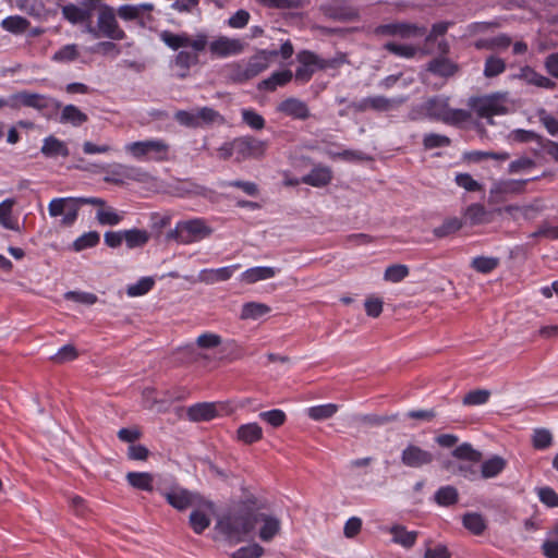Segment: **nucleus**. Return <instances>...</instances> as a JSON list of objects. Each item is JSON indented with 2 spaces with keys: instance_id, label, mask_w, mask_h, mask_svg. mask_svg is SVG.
I'll return each mask as SVG.
<instances>
[{
  "instance_id": "obj_1",
  "label": "nucleus",
  "mask_w": 558,
  "mask_h": 558,
  "mask_svg": "<svg viewBox=\"0 0 558 558\" xmlns=\"http://www.w3.org/2000/svg\"><path fill=\"white\" fill-rule=\"evenodd\" d=\"M160 39L172 50L182 49L173 60V65L180 69L178 74L180 77H185L189 70L198 63L199 53L207 47L210 54L219 59L239 56L245 48L243 40L227 36H218L208 41V36L205 33L191 35L185 32L174 34L165 31L160 34Z\"/></svg>"
},
{
  "instance_id": "obj_2",
  "label": "nucleus",
  "mask_w": 558,
  "mask_h": 558,
  "mask_svg": "<svg viewBox=\"0 0 558 558\" xmlns=\"http://www.w3.org/2000/svg\"><path fill=\"white\" fill-rule=\"evenodd\" d=\"M85 32L94 38H108L110 40H123L126 37L125 32L119 25L117 13L113 7L102 3L97 8L96 25L90 22L86 24Z\"/></svg>"
},
{
  "instance_id": "obj_3",
  "label": "nucleus",
  "mask_w": 558,
  "mask_h": 558,
  "mask_svg": "<svg viewBox=\"0 0 558 558\" xmlns=\"http://www.w3.org/2000/svg\"><path fill=\"white\" fill-rule=\"evenodd\" d=\"M471 109L483 119L492 122L494 116H504L514 108L513 100L508 93H493L481 97H473L469 100Z\"/></svg>"
},
{
  "instance_id": "obj_4",
  "label": "nucleus",
  "mask_w": 558,
  "mask_h": 558,
  "mask_svg": "<svg viewBox=\"0 0 558 558\" xmlns=\"http://www.w3.org/2000/svg\"><path fill=\"white\" fill-rule=\"evenodd\" d=\"M169 144L160 138L131 142L124 145V150L137 160L162 161L168 159Z\"/></svg>"
},
{
  "instance_id": "obj_5",
  "label": "nucleus",
  "mask_w": 558,
  "mask_h": 558,
  "mask_svg": "<svg viewBox=\"0 0 558 558\" xmlns=\"http://www.w3.org/2000/svg\"><path fill=\"white\" fill-rule=\"evenodd\" d=\"M254 517L250 510L233 512L221 519L218 526L230 541L240 542L254 530Z\"/></svg>"
},
{
  "instance_id": "obj_6",
  "label": "nucleus",
  "mask_w": 558,
  "mask_h": 558,
  "mask_svg": "<svg viewBox=\"0 0 558 558\" xmlns=\"http://www.w3.org/2000/svg\"><path fill=\"white\" fill-rule=\"evenodd\" d=\"M177 239L183 244L198 242L213 232L205 220L195 218L191 220L180 221L175 226Z\"/></svg>"
},
{
  "instance_id": "obj_7",
  "label": "nucleus",
  "mask_w": 558,
  "mask_h": 558,
  "mask_svg": "<svg viewBox=\"0 0 558 558\" xmlns=\"http://www.w3.org/2000/svg\"><path fill=\"white\" fill-rule=\"evenodd\" d=\"M78 204L76 197H58L48 204V213L51 217L61 216L60 223L64 227H71L78 216Z\"/></svg>"
},
{
  "instance_id": "obj_8",
  "label": "nucleus",
  "mask_w": 558,
  "mask_h": 558,
  "mask_svg": "<svg viewBox=\"0 0 558 558\" xmlns=\"http://www.w3.org/2000/svg\"><path fill=\"white\" fill-rule=\"evenodd\" d=\"M233 148L239 159H258L265 155L268 142L243 136L233 141Z\"/></svg>"
},
{
  "instance_id": "obj_9",
  "label": "nucleus",
  "mask_w": 558,
  "mask_h": 558,
  "mask_svg": "<svg viewBox=\"0 0 558 558\" xmlns=\"http://www.w3.org/2000/svg\"><path fill=\"white\" fill-rule=\"evenodd\" d=\"M57 105L54 100L48 96L31 93L27 90L19 92L10 97V107H29L37 110L48 109Z\"/></svg>"
},
{
  "instance_id": "obj_10",
  "label": "nucleus",
  "mask_w": 558,
  "mask_h": 558,
  "mask_svg": "<svg viewBox=\"0 0 558 558\" xmlns=\"http://www.w3.org/2000/svg\"><path fill=\"white\" fill-rule=\"evenodd\" d=\"M300 62L295 71V78L301 82H307L316 70L324 69L326 62L319 59L315 53L302 51L298 54Z\"/></svg>"
},
{
  "instance_id": "obj_11",
  "label": "nucleus",
  "mask_w": 558,
  "mask_h": 558,
  "mask_svg": "<svg viewBox=\"0 0 558 558\" xmlns=\"http://www.w3.org/2000/svg\"><path fill=\"white\" fill-rule=\"evenodd\" d=\"M377 32L385 35L400 37L402 39H410L424 36L426 28L416 24L390 23L379 26Z\"/></svg>"
},
{
  "instance_id": "obj_12",
  "label": "nucleus",
  "mask_w": 558,
  "mask_h": 558,
  "mask_svg": "<svg viewBox=\"0 0 558 558\" xmlns=\"http://www.w3.org/2000/svg\"><path fill=\"white\" fill-rule=\"evenodd\" d=\"M196 506L198 508L190 514V524L196 534H201L210 525L209 513L214 511V504L202 499Z\"/></svg>"
},
{
  "instance_id": "obj_13",
  "label": "nucleus",
  "mask_w": 558,
  "mask_h": 558,
  "mask_svg": "<svg viewBox=\"0 0 558 558\" xmlns=\"http://www.w3.org/2000/svg\"><path fill=\"white\" fill-rule=\"evenodd\" d=\"M167 501L178 510H184L189 507L196 506L202 498L185 488L173 487L169 492L163 493Z\"/></svg>"
},
{
  "instance_id": "obj_14",
  "label": "nucleus",
  "mask_w": 558,
  "mask_h": 558,
  "mask_svg": "<svg viewBox=\"0 0 558 558\" xmlns=\"http://www.w3.org/2000/svg\"><path fill=\"white\" fill-rule=\"evenodd\" d=\"M434 460L432 452L415 445L407 446L401 453V461L409 468H422Z\"/></svg>"
},
{
  "instance_id": "obj_15",
  "label": "nucleus",
  "mask_w": 558,
  "mask_h": 558,
  "mask_svg": "<svg viewBox=\"0 0 558 558\" xmlns=\"http://www.w3.org/2000/svg\"><path fill=\"white\" fill-rule=\"evenodd\" d=\"M277 111L284 114L286 117L302 121L306 120L311 116L306 102L295 97H289L279 102L277 106Z\"/></svg>"
},
{
  "instance_id": "obj_16",
  "label": "nucleus",
  "mask_w": 558,
  "mask_h": 558,
  "mask_svg": "<svg viewBox=\"0 0 558 558\" xmlns=\"http://www.w3.org/2000/svg\"><path fill=\"white\" fill-rule=\"evenodd\" d=\"M260 524L258 536L263 542L271 541L280 531V520L266 513H255L254 526Z\"/></svg>"
},
{
  "instance_id": "obj_17",
  "label": "nucleus",
  "mask_w": 558,
  "mask_h": 558,
  "mask_svg": "<svg viewBox=\"0 0 558 558\" xmlns=\"http://www.w3.org/2000/svg\"><path fill=\"white\" fill-rule=\"evenodd\" d=\"M404 101V98H387L384 96H372L363 98L356 106L359 110L374 109L377 111H389L397 108Z\"/></svg>"
},
{
  "instance_id": "obj_18",
  "label": "nucleus",
  "mask_w": 558,
  "mask_h": 558,
  "mask_svg": "<svg viewBox=\"0 0 558 558\" xmlns=\"http://www.w3.org/2000/svg\"><path fill=\"white\" fill-rule=\"evenodd\" d=\"M279 271V268L270 266L251 267L240 275V281L246 284H254L259 281L275 278Z\"/></svg>"
},
{
  "instance_id": "obj_19",
  "label": "nucleus",
  "mask_w": 558,
  "mask_h": 558,
  "mask_svg": "<svg viewBox=\"0 0 558 558\" xmlns=\"http://www.w3.org/2000/svg\"><path fill=\"white\" fill-rule=\"evenodd\" d=\"M240 268V264H233L216 269H203L199 272V280L207 283L214 284L221 281L229 280L234 272Z\"/></svg>"
},
{
  "instance_id": "obj_20",
  "label": "nucleus",
  "mask_w": 558,
  "mask_h": 558,
  "mask_svg": "<svg viewBox=\"0 0 558 558\" xmlns=\"http://www.w3.org/2000/svg\"><path fill=\"white\" fill-rule=\"evenodd\" d=\"M155 5L150 2L140 4H123L120 5L116 13L123 21H135L144 17L145 13H150Z\"/></svg>"
},
{
  "instance_id": "obj_21",
  "label": "nucleus",
  "mask_w": 558,
  "mask_h": 558,
  "mask_svg": "<svg viewBox=\"0 0 558 558\" xmlns=\"http://www.w3.org/2000/svg\"><path fill=\"white\" fill-rule=\"evenodd\" d=\"M263 428L257 423L242 424L236 429V440L252 445L263 438Z\"/></svg>"
},
{
  "instance_id": "obj_22",
  "label": "nucleus",
  "mask_w": 558,
  "mask_h": 558,
  "mask_svg": "<svg viewBox=\"0 0 558 558\" xmlns=\"http://www.w3.org/2000/svg\"><path fill=\"white\" fill-rule=\"evenodd\" d=\"M63 17L71 24L89 23L92 13L90 10L81 8L76 4L69 3L61 9Z\"/></svg>"
},
{
  "instance_id": "obj_23",
  "label": "nucleus",
  "mask_w": 558,
  "mask_h": 558,
  "mask_svg": "<svg viewBox=\"0 0 558 558\" xmlns=\"http://www.w3.org/2000/svg\"><path fill=\"white\" fill-rule=\"evenodd\" d=\"M331 171L327 167H315L312 171L302 177L301 181L304 184L312 185L314 187H323L331 181Z\"/></svg>"
},
{
  "instance_id": "obj_24",
  "label": "nucleus",
  "mask_w": 558,
  "mask_h": 558,
  "mask_svg": "<svg viewBox=\"0 0 558 558\" xmlns=\"http://www.w3.org/2000/svg\"><path fill=\"white\" fill-rule=\"evenodd\" d=\"M15 199L7 198L0 203V226L8 230L17 231L19 221L13 216Z\"/></svg>"
},
{
  "instance_id": "obj_25",
  "label": "nucleus",
  "mask_w": 558,
  "mask_h": 558,
  "mask_svg": "<svg viewBox=\"0 0 558 558\" xmlns=\"http://www.w3.org/2000/svg\"><path fill=\"white\" fill-rule=\"evenodd\" d=\"M389 533L392 535V542L404 548H411L417 538V532L408 531L404 526L399 524L391 526Z\"/></svg>"
},
{
  "instance_id": "obj_26",
  "label": "nucleus",
  "mask_w": 558,
  "mask_h": 558,
  "mask_svg": "<svg viewBox=\"0 0 558 558\" xmlns=\"http://www.w3.org/2000/svg\"><path fill=\"white\" fill-rule=\"evenodd\" d=\"M187 415L195 422L209 421L217 415V407L215 403H197L189 408Z\"/></svg>"
},
{
  "instance_id": "obj_27",
  "label": "nucleus",
  "mask_w": 558,
  "mask_h": 558,
  "mask_svg": "<svg viewBox=\"0 0 558 558\" xmlns=\"http://www.w3.org/2000/svg\"><path fill=\"white\" fill-rule=\"evenodd\" d=\"M518 77L526 82L527 84L535 85L537 87L551 89L555 87V83L548 77L535 72L530 66H524L520 70Z\"/></svg>"
},
{
  "instance_id": "obj_28",
  "label": "nucleus",
  "mask_w": 558,
  "mask_h": 558,
  "mask_svg": "<svg viewBox=\"0 0 558 558\" xmlns=\"http://www.w3.org/2000/svg\"><path fill=\"white\" fill-rule=\"evenodd\" d=\"M506 465L507 461L504 458L494 456L482 463L481 475L483 478H494L506 469Z\"/></svg>"
},
{
  "instance_id": "obj_29",
  "label": "nucleus",
  "mask_w": 558,
  "mask_h": 558,
  "mask_svg": "<svg viewBox=\"0 0 558 558\" xmlns=\"http://www.w3.org/2000/svg\"><path fill=\"white\" fill-rule=\"evenodd\" d=\"M269 65V58L266 51L252 57L246 63H244L246 77L250 80L257 76Z\"/></svg>"
},
{
  "instance_id": "obj_30",
  "label": "nucleus",
  "mask_w": 558,
  "mask_h": 558,
  "mask_svg": "<svg viewBox=\"0 0 558 558\" xmlns=\"http://www.w3.org/2000/svg\"><path fill=\"white\" fill-rule=\"evenodd\" d=\"M41 153L47 157H66L69 155V149L65 143H63L62 141L53 136H48L44 140Z\"/></svg>"
},
{
  "instance_id": "obj_31",
  "label": "nucleus",
  "mask_w": 558,
  "mask_h": 558,
  "mask_svg": "<svg viewBox=\"0 0 558 558\" xmlns=\"http://www.w3.org/2000/svg\"><path fill=\"white\" fill-rule=\"evenodd\" d=\"M270 312V307L260 302H247L244 303L241 311V319H253L256 320Z\"/></svg>"
},
{
  "instance_id": "obj_32",
  "label": "nucleus",
  "mask_w": 558,
  "mask_h": 558,
  "mask_svg": "<svg viewBox=\"0 0 558 558\" xmlns=\"http://www.w3.org/2000/svg\"><path fill=\"white\" fill-rule=\"evenodd\" d=\"M428 70L436 75L448 77L458 71V65L447 58H437L429 62Z\"/></svg>"
},
{
  "instance_id": "obj_33",
  "label": "nucleus",
  "mask_w": 558,
  "mask_h": 558,
  "mask_svg": "<svg viewBox=\"0 0 558 558\" xmlns=\"http://www.w3.org/2000/svg\"><path fill=\"white\" fill-rule=\"evenodd\" d=\"M138 170L122 163L113 165L110 174L105 178L106 182L121 183L122 179H135Z\"/></svg>"
},
{
  "instance_id": "obj_34",
  "label": "nucleus",
  "mask_w": 558,
  "mask_h": 558,
  "mask_svg": "<svg viewBox=\"0 0 558 558\" xmlns=\"http://www.w3.org/2000/svg\"><path fill=\"white\" fill-rule=\"evenodd\" d=\"M87 116L74 105H66L61 112L60 121L80 126L87 121Z\"/></svg>"
},
{
  "instance_id": "obj_35",
  "label": "nucleus",
  "mask_w": 558,
  "mask_h": 558,
  "mask_svg": "<svg viewBox=\"0 0 558 558\" xmlns=\"http://www.w3.org/2000/svg\"><path fill=\"white\" fill-rule=\"evenodd\" d=\"M292 78L289 70L278 71L268 78L262 81L258 85L259 89L275 90L278 86H283Z\"/></svg>"
},
{
  "instance_id": "obj_36",
  "label": "nucleus",
  "mask_w": 558,
  "mask_h": 558,
  "mask_svg": "<svg viewBox=\"0 0 558 558\" xmlns=\"http://www.w3.org/2000/svg\"><path fill=\"white\" fill-rule=\"evenodd\" d=\"M78 57V46L75 44H68L58 49L51 57V60L57 63H70L76 61Z\"/></svg>"
},
{
  "instance_id": "obj_37",
  "label": "nucleus",
  "mask_w": 558,
  "mask_h": 558,
  "mask_svg": "<svg viewBox=\"0 0 558 558\" xmlns=\"http://www.w3.org/2000/svg\"><path fill=\"white\" fill-rule=\"evenodd\" d=\"M129 484L137 489L153 490V476L146 472H130L126 474Z\"/></svg>"
},
{
  "instance_id": "obj_38",
  "label": "nucleus",
  "mask_w": 558,
  "mask_h": 558,
  "mask_svg": "<svg viewBox=\"0 0 558 558\" xmlns=\"http://www.w3.org/2000/svg\"><path fill=\"white\" fill-rule=\"evenodd\" d=\"M28 26L29 22L21 15H11L1 22V27L12 34H23Z\"/></svg>"
},
{
  "instance_id": "obj_39",
  "label": "nucleus",
  "mask_w": 558,
  "mask_h": 558,
  "mask_svg": "<svg viewBox=\"0 0 558 558\" xmlns=\"http://www.w3.org/2000/svg\"><path fill=\"white\" fill-rule=\"evenodd\" d=\"M338 411V405L335 403L319 404L311 407L306 410L307 415L314 421H324L333 416Z\"/></svg>"
},
{
  "instance_id": "obj_40",
  "label": "nucleus",
  "mask_w": 558,
  "mask_h": 558,
  "mask_svg": "<svg viewBox=\"0 0 558 558\" xmlns=\"http://www.w3.org/2000/svg\"><path fill=\"white\" fill-rule=\"evenodd\" d=\"M463 525L466 530L475 535H481L486 529V522L482 514L469 512L463 517Z\"/></svg>"
},
{
  "instance_id": "obj_41",
  "label": "nucleus",
  "mask_w": 558,
  "mask_h": 558,
  "mask_svg": "<svg viewBox=\"0 0 558 558\" xmlns=\"http://www.w3.org/2000/svg\"><path fill=\"white\" fill-rule=\"evenodd\" d=\"M149 240V233L146 230L131 229L124 231V241L129 248L144 246Z\"/></svg>"
},
{
  "instance_id": "obj_42",
  "label": "nucleus",
  "mask_w": 558,
  "mask_h": 558,
  "mask_svg": "<svg viewBox=\"0 0 558 558\" xmlns=\"http://www.w3.org/2000/svg\"><path fill=\"white\" fill-rule=\"evenodd\" d=\"M434 499L439 506H452L458 501V490L451 485L442 486L435 493Z\"/></svg>"
},
{
  "instance_id": "obj_43",
  "label": "nucleus",
  "mask_w": 558,
  "mask_h": 558,
  "mask_svg": "<svg viewBox=\"0 0 558 558\" xmlns=\"http://www.w3.org/2000/svg\"><path fill=\"white\" fill-rule=\"evenodd\" d=\"M427 113L440 121H444L447 111L449 110V104L447 98H434L427 102Z\"/></svg>"
},
{
  "instance_id": "obj_44",
  "label": "nucleus",
  "mask_w": 558,
  "mask_h": 558,
  "mask_svg": "<svg viewBox=\"0 0 558 558\" xmlns=\"http://www.w3.org/2000/svg\"><path fill=\"white\" fill-rule=\"evenodd\" d=\"M155 284V280L151 277H143L135 283L129 284L126 288V294L130 298L142 296L148 293Z\"/></svg>"
},
{
  "instance_id": "obj_45",
  "label": "nucleus",
  "mask_w": 558,
  "mask_h": 558,
  "mask_svg": "<svg viewBox=\"0 0 558 558\" xmlns=\"http://www.w3.org/2000/svg\"><path fill=\"white\" fill-rule=\"evenodd\" d=\"M385 49H387L389 52L401 57V58H413L416 52L418 51V47L410 44H398L395 41L387 43L385 45Z\"/></svg>"
},
{
  "instance_id": "obj_46",
  "label": "nucleus",
  "mask_w": 558,
  "mask_h": 558,
  "mask_svg": "<svg viewBox=\"0 0 558 558\" xmlns=\"http://www.w3.org/2000/svg\"><path fill=\"white\" fill-rule=\"evenodd\" d=\"M99 240H100V235L98 232L89 231V232H86V233L82 234L81 236H78L73 242L72 247L75 252H81L86 248L96 246L99 243Z\"/></svg>"
},
{
  "instance_id": "obj_47",
  "label": "nucleus",
  "mask_w": 558,
  "mask_h": 558,
  "mask_svg": "<svg viewBox=\"0 0 558 558\" xmlns=\"http://www.w3.org/2000/svg\"><path fill=\"white\" fill-rule=\"evenodd\" d=\"M409 275V267L402 264L390 265L384 272V279L388 282L398 283Z\"/></svg>"
},
{
  "instance_id": "obj_48",
  "label": "nucleus",
  "mask_w": 558,
  "mask_h": 558,
  "mask_svg": "<svg viewBox=\"0 0 558 558\" xmlns=\"http://www.w3.org/2000/svg\"><path fill=\"white\" fill-rule=\"evenodd\" d=\"M96 218L104 226H117L122 220V216L113 208L105 206L97 210Z\"/></svg>"
},
{
  "instance_id": "obj_49",
  "label": "nucleus",
  "mask_w": 558,
  "mask_h": 558,
  "mask_svg": "<svg viewBox=\"0 0 558 558\" xmlns=\"http://www.w3.org/2000/svg\"><path fill=\"white\" fill-rule=\"evenodd\" d=\"M506 70L505 61L496 56H489L484 65V75L486 77H495Z\"/></svg>"
},
{
  "instance_id": "obj_50",
  "label": "nucleus",
  "mask_w": 558,
  "mask_h": 558,
  "mask_svg": "<svg viewBox=\"0 0 558 558\" xmlns=\"http://www.w3.org/2000/svg\"><path fill=\"white\" fill-rule=\"evenodd\" d=\"M532 444L537 450L547 449L553 444V435L546 428H536L533 432Z\"/></svg>"
},
{
  "instance_id": "obj_51",
  "label": "nucleus",
  "mask_w": 558,
  "mask_h": 558,
  "mask_svg": "<svg viewBox=\"0 0 558 558\" xmlns=\"http://www.w3.org/2000/svg\"><path fill=\"white\" fill-rule=\"evenodd\" d=\"M487 216V211L485 207L481 204H472L470 205L465 213L464 218L472 225H478L485 221Z\"/></svg>"
},
{
  "instance_id": "obj_52",
  "label": "nucleus",
  "mask_w": 558,
  "mask_h": 558,
  "mask_svg": "<svg viewBox=\"0 0 558 558\" xmlns=\"http://www.w3.org/2000/svg\"><path fill=\"white\" fill-rule=\"evenodd\" d=\"M471 266L481 274H489L498 266V258L477 256L472 259Z\"/></svg>"
},
{
  "instance_id": "obj_53",
  "label": "nucleus",
  "mask_w": 558,
  "mask_h": 558,
  "mask_svg": "<svg viewBox=\"0 0 558 558\" xmlns=\"http://www.w3.org/2000/svg\"><path fill=\"white\" fill-rule=\"evenodd\" d=\"M462 228V222L459 218H448L446 219L441 226L435 228L434 234L438 238L447 236L451 233L457 232Z\"/></svg>"
},
{
  "instance_id": "obj_54",
  "label": "nucleus",
  "mask_w": 558,
  "mask_h": 558,
  "mask_svg": "<svg viewBox=\"0 0 558 558\" xmlns=\"http://www.w3.org/2000/svg\"><path fill=\"white\" fill-rule=\"evenodd\" d=\"M490 397V391L486 389H476L468 392L463 398L464 405H482L485 404Z\"/></svg>"
},
{
  "instance_id": "obj_55",
  "label": "nucleus",
  "mask_w": 558,
  "mask_h": 558,
  "mask_svg": "<svg viewBox=\"0 0 558 558\" xmlns=\"http://www.w3.org/2000/svg\"><path fill=\"white\" fill-rule=\"evenodd\" d=\"M471 114L464 109H452L449 107L442 122L452 125H459L470 120Z\"/></svg>"
},
{
  "instance_id": "obj_56",
  "label": "nucleus",
  "mask_w": 558,
  "mask_h": 558,
  "mask_svg": "<svg viewBox=\"0 0 558 558\" xmlns=\"http://www.w3.org/2000/svg\"><path fill=\"white\" fill-rule=\"evenodd\" d=\"M259 418L271 425L272 427H279L286 422V413L282 410L274 409L259 413Z\"/></svg>"
},
{
  "instance_id": "obj_57",
  "label": "nucleus",
  "mask_w": 558,
  "mask_h": 558,
  "mask_svg": "<svg viewBox=\"0 0 558 558\" xmlns=\"http://www.w3.org/2000/svg\"><path fill=\"white\" fill-rule=\"evenodd\" d=\"M174 119L178 123L186 128H198V120L196 109L194 110H179L174 113Z\"/></svg>"
},
{
  "instance_id": "obj_58",
  "label": "nucleus",
  "mask_w": 558,
  "mask_h": 558,
  "mask_svg": "<svg viewBox=\"0 0 558 558\" xmlns=\"http://www.w3.org/2000/svg\"><path fill=\"white\" fill-rule=\"evenodd\" d=\"M243 121L254 130H262L265 126V119L252 109L242 110Z\"/></svg>"
},
{
  "instance_id": "obj_59",
  "label": "nucleus",
  "mask_w": 558,
  "mask_h": 558,
  "mask_svg": "<svg viewBox=\"0 0 558 558\" xmlns=\"http://www.w3.org/2000/svg\"><path fill=\"white\" fill-rule=\"evenodd\" d=\"M264 554V548L258 544H252L239 548L232 554V558H260Z\"/></svg>"
},
{
  "instance_id": "obj_60",
  "label": "nucleus",
  "mask_w": 558,
  "mask_h": 558,
  "mask_svg": "<svg viewBox=\"0 0 558 558\" xmlns=\"http://www.w3.org/2000/svg\"><path fill=\"white\" fill-rule=\"evenodd\" d=\"M64 299L85 305H93L97 302V296L95 294L81 291H69L64 294Z\"/></svg>"
},
{
  "instance_id": "obj_61",
  "label": "nucleus",
  "mask_w": 558,
  "mask_h": 558,
  "mask_svg": "<svg viewBox=\"0 0 558 558\" xmlns=\"http://www.w3.org/2000/svg\"><path fill=\"white\" fill-rule=\"evenodd\" d=\"M197 113V120H198V128L203 126L205 124H210L218 119H221L220 114L209 107H202L196 109Z\"/></svg>"
},
{
  "instance_id": "obj_62",
  "label": "nucleus",
  "mask_w": 558,
  "mask_h": 558,
  "mask_svg": "<svg viewBox=\"0 0 558 558\" xmlns=\"http://www.w3.org/2000/svg\"><path fill=\"white\" fill-rule=\"evenodd\" d=\"M537 118L551 135L558 134V119L553 117L545 109L537 111Z\"/></svg>"
},
{
  "instance_id": "obj_63",
  "label": "nucleus",
  "mask_w": 558,
  "mask_h": 558,
  "mask_svg": "<svg viewBox=\"0 0 558 558\" xmlns=\"http://www.w3.org/2000/svg\"><path fill=\"white\" fill-rule=\"evenodd\" d=\"M539 500L548 507H558V494L550 487H541L537 489Z\"/></svg>"
},
{
  "instance_id": "obj_64",
  "label": "nucleus",
  "mask_w": 558,
  "mask_h": 558,
  "mask_svg": "<svg viewBox=\"0 0 558 558\" xmlns=\"http://www.w3.org/2000/svg\"><path fill=\"white\" fill-rule=\"evenodd\" d=\"M250 21V13L245 10H238L233 15H231L227 24L231 28L240 29L247 25Z\"/></svg>"
}]
</instances>
